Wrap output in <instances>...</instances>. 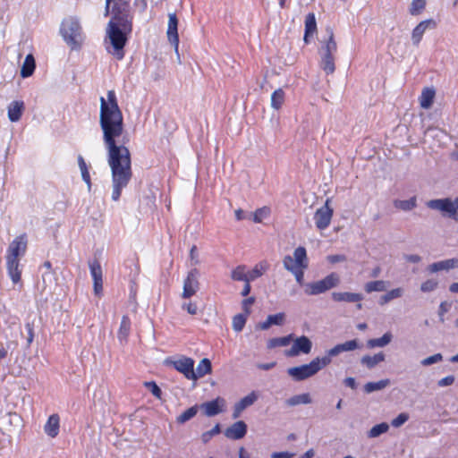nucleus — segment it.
Segmentation results:
<instances>
[{
  "instance_id": "7",
  "label": "nucleus",
  "mask_w": 458,
  "mask_h": 458,
  "mask_svg": "<svg viewBox=\"0 0 458 458\" xmlns=\"http://www.w3.org/2000/svg\"><path fill=\"white\" fill-rule=\"evenodd\" d=\"M283 266L287 271L307 269L309 267V259L306 249L302 246L297 247L293 250V255H286L283 259Z\"/></svg>"
},
{
  "instance_id": "45",
  "label": "nucleus",
  "mask_w": 458,
  "mask_h": 458,
  "mask_svg": "<svg viewBox=\"0 0 458 458\" xmlns=\"http://www.w3.org/2000/svg\"><path fill=\"white\" fill-rule=\"evenodd\" d=\"M247 319V315L238 314L233 318V329L236 332H240L243 329Z\"/></svg>"
},
{
  "instance_id": "56",
  "label": "nucleus",
  "mask_w": 458,
  "mask_h": 458,
  "mask_svg": "<svg viewBox=\"0 0 458 458\" xmlns=\"http://www.w3.org/2000/svg\"><path fill=\"white\" fill-rule=\"evenodd\" d=\"M341 344L344 352H350L359 348V344L357 340L346 341Z\"/></svg>"
},
{
  "instance_id": "53",
  "label": "nucleus",
  "mask_w": 458,
  "mask_h": 458,
  "mask_svg": "<svg viewBox=\"0 0 458 458\" xmlns=\"http://www.w3.org/2000/svg\"><path fill=\"white\" fill-rule=\"evenodd\" d=\"M227 438L232 440H239L245 437L247 431H224Z\"/></svg>"
},
{
  "instance_id": "16",
  "label": "nucleus",
  "mask_w": 458,
  "mask_h": 458,
  "mask_svg": "<svg viewBox=\"0 0 458 458\" xmlns=\"http://www.w3.org/2000/svg\"><path fill=\"white\" fill-rule=\"evenodd\" d=\"M331 298L336 302H358L357 308L359 310L362 307L360 301H362L363 296L358 293L333 292L331 293Z\"/></svg>"
},
{
  "instance_id": "33",
  "label": "nucleus",
  "mask_w": 458,
  "mask_h": 458,
  "mask_svg": "<svg viewBox=\"0 0 458 458\" xmlns=\"http://www.w3.org/2000/svg\"><path fill=\"white\" fill-rule=\"evenodd\" d=\"M78 165L81 171V178L84 181V182L87 184L88 190L90 191L91 189V181H90V174L89 171V167L84 160V158L80 156L78 157Z\"/></svg>"
},
{
  "instance_id": "2",
  "label": "nucleus",
  "mask_w": 458,
  "mask_h": 458,
  "mask_svg": "<svg viewBox=\"0 0 458 458\" xmlns=\"http://www.w3.org/2000/svg\"><path fill=\"white\" fill-rule=\"evenodd\" d=\"M131 30L132 25L131 20L123 19V21H118L116 18H111L107 23L105 46L106 51L114 58L118 60L123 58V48Z\"/></svg>"
},
{
  "instance_id": "64",
  "label": "nucleus",
  "mask_w": 458,
  "mask_h": 458,
  "mask_svg": "<svg viewBox=\"0 0 458 458\" xmlns=\"http://www.w3.org/2000/svg\"><path fill=\"white\" fill-rule=\"evenodd\" d=\"M404 259L409 263H419L421 258L417 254H409L404 256Z\"/></svg>"
},
{
  "instance_id": "9",
  "label": "nucleus",
  "mask_w": 458,
  "mask_h": 458,
  "mask_svg": "<svg viewBox=\"0 0 458 458\" xmlns=\"http://www.w3.org/2000/svg\"><path fill=\"white\" fill-rule=\"evenodd\" d=\"M427 206L435 210H438L449 217L458 220L457 208L454 200L449 198L431 199Z\"/></svg>"
},
{
  "instance_id": "42",
  "label": "nucleus",
  "mask_w": 458,
  "mask_h": 458,
  "mask_svg": "<svg viewBox=\"0 0 458 458\" xmlns=\"http://www.w3.org/2000/svg\"><path fill=\"white\" fill-rule=\"evenodd\" d=\"M438 280L435 278H429L421 283L420 291L425 293H432L438 287Z\"/></svg>"
},
{
  "instance_id": "40",
  "label": "nucleus",
  "mask_w": 458,
  "mask_h": 458,
  "mask_svg": "<svg viewBox=\"0 0 458 458\" xmlns=\"http://www.w3.org/2000/svg\"><path fill=\"white\" fill-rule=\"evenodd\" d=\"M231 278L234 281H249L246 267L244 266H238L231 272Z\"/></svg>"
},
{
  "instance_id": "32",
  "label": "nucleus",
  "mask_w": 458,
  "mask_h": 458,
  "mask_svg": "<svg viewBox=\"0 0 458 458\" xmlns=\"http://www.w3.org/2000/svg\"><path fill=\"white\" fill-rule=\"evenodd\" d=\"M22 420L17 413H8L2 418L1 426L5 427L7 424L10 427L20 428L22 426Z\"/></svg>"
},
{
  "instance_id": "38",
  "label": "nucleus",
  "mask_w": 458,
  "mask_h": 458,
  "mask_svg": "<svg viewBox=\"0 0 458 458\" xmlns=\"http://www.w3.org/2000/svg\"><path fill=\"white\" fill-rule=\"evenodd\" d=\"M199 411V405H194V406L187 409L183 412H182L179 416H177L176 420L179 423H184V422L190 420L191 419H192L197 414V412Z\"/></svg>"
},
{
  "instance_id": "23",
  "label": "nucleus",
  "mask_w": 458,
  "mask_h": 458,
  "mask_svg": "<svg viewBox=\"0 0 458 458\" xmlns=\"http://www.w3.org/2000/svg\"><path fill=\"white\" fill-rule=\"evenodd\" d=\"M317 31V21L315 14L310 13L306 16L305 19V34H304V41L306 43L310 42V38H311Z\"/></svg>"
},
{
  "instance_id": "50",
  "label": "nucleus",
  "mask_w": 458,
  "mask_h": 458,
  "mask_svg": "<svg viewBox=\"0 0 458 458\" xmlns=\"http://www.w3.org/2000/svg\"><path fill=\"white\" fill-rule=\"evenodd\" d=\"M60 427V418L57 414L51 415L46 425L45 429H57Z\"/></svg>"
},
{
  "instance_id": "48",
  "label": "nucleus",
  "mask_w": 458,
  "mask_h": 458,
  "mask_svg": "<svg viewBox=\"0 0 458 458\" xmlns=\"http://www.w3.org/2000/svg\"><path fill=\"white\" fill-rule=\"evenodd\" d=\"M443 360V355L441 353H436L431 356L426 357L420 360V364L424 367L430 366L435 363H438Z\"/></svg>"
},
{
  "instance_id": "39",
  "label": "nucleus",
  "mask_w": 458,
  "mask_h": 458,
  "mask_svg": "<svg viewBox=\"0 0 458 458\" xmlns=\"http://www.w3.org/2000/svg\"><path fill=\"white\" fill-rule=\"evenodd\" d=\"M89 270L90 275L94 282H102L103 281V273L101 266L97 261H92L89 263Z\"/></svg>"
},
{
  "instance_id": "10",
  "label": "nucleus",
  "mask_w": 458,
  "mask_h": 458,
  "mask_svg": "<svg viewBox=\"0 0 458 458\" xmlns=\"http://www.w3.org/2000/svg\"><path fill=\"white\" fill-rule=\"evenodd\" d=\"M291 343H293L292 347L284 352V355L287 357H296L301 353L309 354L311 352L312 342L306 335L293 338Z\"/></svg>"
},
{
  "instance_id": "62",
  "label": "nucleus",
  "mask_w": 458,
  "mask_h": 458,
  "mask_svg": "<svg viewBox=\"0 0 458 458\" xmlns=\"http://www.w3.org/2000/svg\"><path fill=\"white\" fill-rule=\"evenodd\" d=\"M327 259L330 263L335 264V263L344 261L345 257L344 255H330V256H327Z\"/></svg>"
},
{
  "instance_id": "31",
  "label": "nucleus",
  "mask_w": 458,
  "mask_h": 458,
  "mask_svg": "<svg viewBox=\"0 0 458 458\" xmlns=\"http://www.w3.org/2000/svg\"><path fill=\"white\" fill-rule=\"evenodd\" d=\"M293 340V335H288L283 337L271 338L267 341V346L268 349H274L276 347H284L291 344Z\"/></svg>"
},
{
  "instance_id": "1",
  "label": "nucleus",
  "mask_w": 458,
  "mask_h": 458,
  "mask_svg": "<svg viewBox=\"0 0 458 458\" xmlns=\"http://www.w3.org/2000/svg\"><path fill=\"white\" fill-rule=\"evenodd\" d=\"M99 124L112 175L111 199L118 201L132 173L131 154L125 146L128 140L124 135L123 116L114 90L100 98Z\"/></svg>"
},
{
  "instance_id": "27",
  "label": "nucleus",
  "mask_w": 458,
  "mask_h": 458,
  "mask_svg": "<svg viewBox=\"0 0 458 458\" xmlns=\"http://www.w3.org/2000/svg\"><path fill=\"white\" fill-rule=\"evenodd\" d=\"M35 67V59L31 54H29L22 63L21 68V76L22 78H28L31 76L34 72Z\"/></svg>"
},
{
  "instance_id": "61",
  "label": "nucleus",
  "mask_w": 458,
  "mask_h": 458,
  "mask_svg": "<svg viewBox=\"0 0 458 458\" xmlns=\"http://www.w3.org/2000/svg\"><path fill=\"white\" fill-rule=\"evenodd\" d=\"M190 257H191V260L193 265H198L199 263L198 250H197V247L196 246H192L191 248Z\"/></svg>"
},
{
  "instance_id": "36",
  "label": "nucleus",
  "mask_w": 458,
  "mask_h": 458,
  "mask_svg": "<svg viewBox=\"0 0 458 458\" xmlns=\"http://www.w3.org/2000/svg\"><path fill=\"white\" fill-rule=\"evenodd\" d=\"M131 329V321L127 316H123L118 331V338L120 341H125L129 335Z\"/></svg>"
},
{
  "instance_id": "28",
  "label": "nucleus",
  "mask_w": 458,
  "mask_h": 458,
  "mask_svg": "<svg viewBox=\"0 0 458 458\" xmlns=\"http://www.w3.org/2000/svg\"><path fill=\"white\" fill-rule=\"evenodd\" d=\"M284 99H285L284 90L281 88L277 89L275 91H273V93L271 94L270 106L274 110H279L283 106V105L284 103Z\"/></svg>"
},
{
  "instance_id": "44",
  "label": "nucleus",
  "mask_w": 458,
  "mask_h": 458,
  "mask_svg": "<svg viewBox=\"0 0 458 458\" xmlns=\"http://www.w3.org/2000/svg\"><path fill=\"white\" fill-rule=\"evenodd\" d=\"M109 400V392L106 388L100 386L94 394V402L100 403H106Z\"/></svg>"
},
{
  "instance_id": "20",
  "label": "nucleus",
  "mask_w": 458,
  "mask_h": 458,
  "mask_svg": "<svg viewBox=\"0 0 458 458\" xmlns=\"http://www.w3.org/2000/svg\"><path fill=\"white\" fill-rule=\"evenodd\" d=\"M25 109L24 102L21 100L12 101L7 106V116L10 122L17 123L21 120Z\"/></svg>"
},
{
  "instance_id": "59",
  "label": "nucleus",
  "mask_w": 458,
  "mask_h": 458,
  "mask_svg": "<svg viewBox=\"0 0 458 458\" xmlns=\"http://www.w3.org/2000/svg\"><path fill=\"white\" fill-rule=\"evenodd\" d=\"M254 301H255L254 297H250V298H247L242 301V307L243 310L245 311V315H247V316L249 315V313L250 311V307L252 306Z\"/></svg>"
},
{
  "instance_id": "60",
  "label": "nucleus",
  "mask_w": 458,
  "mask_h": 458,
  "mask_svg": "<svg viewBox=\"0 0 458 458\" xmlns=\"http://www.w3.org/2000/svg\"><path fill=\"white\" fill-rule=\"evenodd\" d=\"M295 453L284 451V452H275L271 454V458H293Z\"/></svg>"
},
{
  "instance_id": "37",
  "label": "nucleus",
  "mask_w": 458,
  "mask_h": 458,
  "mask_svg": "<svg viewBox=\"0 0 458 458\" xmlns=\"http://www.w3.org/2000/svg\"><path fill=\"white\" fill-rule=\"evenodd\" d=\"M394 206L403 211L411 210L416 207V198L412 197L408 199H396L394 201Z\"/></svg>"
},
{
  "instance_id": "24",
  "label": "nucleus",
  "mask_w": 458,
  "mask_h": 458,
  "mask_svg": "<svg viewBox=\"0 0 458 458\" xmlns=\"http://www.w3.org/2000/svg\"><path fill=\"white\" fill-rule=\"evenodd\" d=\"M268 263L267 261H260L256 264L252 269L247 271L249 281H254L255 279L262 276L268 269Z\"/></svg>"
},
{
  "instance_id": "41",
  "label": "nucleus",
  "mask_w": 458,
  "mask_h": 458,
  "mask_svg": "<svg viewBox=\"0 0 458 458\" xmlns=\"http://www.w3.org/2000/svg\"><path fill=\"white\" fill-rule=\"evenodd\" d=\"M321 67L326 72V73H333L335 71L333 55H321Z\"/></svg>"
},
{
  "instance_id": "43",
  "label": "nucleus",
  "mask_w": 458,
  "mask_h": 458,
  "mask_svg": "<svg viewBox=\"0 0 458 458\" xmlns=\"http://www.w3.org/2000/svg\"><path fill=\"white\" fill-rule=\"evenodd\" d=\"M336 49H337V45H336V42L334 39V35L331 32L327 42L322 47L321 55H333V54L336 52Z\"/></svg>"
},
{
  "instance_id": "47",
  "label": "nucleus",
  "mask_w": 458,
  "mask_h": 458,
  "mask_svg": "<svg viewBox=\"0 0 458 458\" xmlns=\"http://www.w3.org/2000/svg\"><path fill=\"white\" fill-rule=\"evenodd\" d=\"M426 0H412L410 6V13L411 15L420 14L425 8Z\"/></svg>"
},
{
  "instance_id": "6",
  "label": "nucleus",
  "mask_w": 458,
  "mask_h": 458,
  "mask_svg": "<svg viewBox=\"0 0 458 458\" xmlns=\"http://www.w3.org/2000/svg\"><path fill=\"white\" fill-rule=\"evenodd\" d=\"M339 283V276L335 273H331L320 280L303 284L304 293L310 296L318 295L337 286Z\"/></svg>"
},
{
  "instance_id": "13",
  "label": "nucleus",
  "mask_w": 458,
  "mask_h": 458,
  "mask_svg": "<svg viewBox=\"0 0 458 458\" xmlns=\"http://www.w3.org/2000/svg\"><path fill=\"white\" fill-rule=\"evenodd\" d=\"M226 401L223 397H216L214 400L199 405V411L207 417H213L225 411Z\"/></svg>"
},
{
  "instance_id": "3",
  "label": "nucleus",
  "mask_w": 458,
  "mask_h": 458,
  "mask_svg": "<svg viewBox=\"0 0 458 458\" xmlns=\"http://www.w3.org/2000/svg\"><path fill=\"white\" fill-rule=\"evenodd\" d=\"M26 249L27 239L24 235L13 239L8 247L6 267L8 275L14 284H17L21 280V270L20 268V259L25 254Z\"/></svg>"
},
{
  "instance_id": "35",
  "label": "nucleus",
  "mask_w": 458,
  "mask_h": 458,
  "mask_svg": "<svg viewBox=\"0 0 458 458\" xmlns=\"http://www.w3.org/2000/svg\"><path fill=\"white\" fill-rule=\"evenodd\" d=\"M311 403V397L310 394H301L297 395H293L291 398L286 400V403L289 406H295L299 404H309Z\"/></svg>"
},
{
  "instance_id": "29",
  "label": "nucleus",
  "mask_w": 458,
  "mask_h": 458,
  "mask_svg": "<svg viewBox=\"0 0 458 458\" xmlns=\"http://www.w3.org/2000/svg\"><path fill=\"white\" fill-rule=\"evenodd\" d=\"M390 385V379L385 378L377 382H368L364 385L363 388L367 394L385 389Z\"/></svg>"
},
{
  "instance_id": "54",
  "label": "nucleus",
  "mask_w": 458,
  "mask_h": 458,
  "mask_svg": "<svg viewBox=\"0 0 458 458\" xmlns=\"http://www.w3.org/2000/svg\"><path fill=\"white\" fill-rule=\"evenodd\" d=\"M182 309L186 310L191 315H196L198 313V306L195 302L192 301L183 303L182 305Z\"/></svg>"
},
{
  "instance_id": "55",
  "label": "nucleus",
  "mask_w": 458,
  "mask_h": 458,
  "mask_svg": "<svg viewBox=\"0 0 458 458\" xmlns=\"http://www.w3.org/2000/svg\"><path fill=\"white\" fill-rule=\"evenodd\" d=\"M455 381V377L452 375L446 376L437 381V386L440 387H445L452 386Z\"/></svg>"
},
{
  "instance_id": "26",
  "label": "nucleus",
  "mask_w": 458,
  "mask_h": 458,
  "mask_svg": "<svg viewBox=\"0 0 458 458\" xmlns=\"http://www.w3.org/2000/svg\"><path fill=\"white\" fill-rule=\"evenodd\" d=\"M435 95H436V92H435L434 89L425 88L422 90L421 95L420 97V106L424 109H428L433 104Z\"/></svg>"
},
{
  "instance_id": "49",
  "label": "nucleus",
  "mask_w": 458,
  "mask_h": 458,
  "mask_svg": "<svg viewBox=\"0 0 458 458\" xmlns=\"http://www.w3.org/2000/svg\"><path fill=\"white\" fill-rule=\"evenodd\" d=\"M409 418L410 415L407 412H402L392 420L391 426L394 428H400L409 420Z\"/></svg>"
},
{
  "instance_id": "4",
  "label": "nucleus",
  "mask_w": 458,
  "mask_h": 458,
  "mask_svg": "<svg viewBox=\"0 0 458 458\" xmlns=\"http://www.w3.org/2000/svg\"><path fill=\"white\" fill-rule=\"evenodd\" d=\"M60 34L71 49L78 50L82 46L84 35L78 18L70 16L64 19L60 26Z\"/></svg>"
},
{
  "instance_id": "11",
  "label": "nucleus",
  "mask_w": 458,
  "mask_h": 458,
  "mask_svg": "<svg viewBox=\"0 0 458 458\" xmlns=\"http://www.w3.org/2000/svg\"><path fill=\"white\" fill-rule=\"evenodd\" d=\"M199 272L198 269L192 268L188 272L183 281L182 298L190 299L197 293L199 289Z\"/></svg>"
},
{
  "instance_id": "34",
  "label": "nucleus",
  "mask_w": 458,
  "mask_h": 458,
  "mask_svg": "<svg viewBox=\"0 0 458 458\" xmlns=\"http://www.w3.org/2000/svg\"><path fill=\"white\" fill-rule=\"evenodd\" d=\"M388 286V283L384 280H376L368 282L364 285V289L367 293H370L372 292H384L386 290Z\"/></svg>"
},
{
  "instance_id": "30",
  "label": "nucleus",
  "mask_w": 458,
  "mask_h": 458,
  "mask_svg": "<svg viewBox=\"0 0 458 458\" xmlns=\"http://www.w3.org/2000/svg\"><path fill=\"white\" fill-rule=\"evenodd\" d=\"M404 293V290L402 287H397L387 292L386 294L380 296L379 303L385 305L394 299L401 298Z\"/></svg>"
},
{
  "instance_id": "14",
  "label": "nucleus",
  "mask_w": 458,
  "mask_h": 458,
  "mask_svg": "<svg viewBox=\"0 0 458 458\" xmlns=\"http://www.w3.org/2000/svg\"><path fill=\"white\" fill-rule=\"evenodd\" d=\"M174 368L187 379L195 381L194 360L190 357H181L173 362Z\"/></svg>"
},
{
  "instance_id": "17",
  "label": "nucleus",
  "mask_w": 458,
  "mask_h": 458,
  "mask_svg": "<svg viewBox=\"0 0 458 458\" xmlns=\"http://www.w3.org/2000/svg\"><path fill=\"white\" fill-rule=\"evenodd\" d=\"M452 269H458V258H452L430 264L427 270L429 273H437L440 271L448 272Z\"/></svg>"
},
{
  "instance_id": "5",
  "label": "nucleus",
  "mask_w": 458,
  "mask_h": 458,
  "mask_svg": "<svg viewBox=\"0 0 458 458\" xmlns=\"http://www.w3.org/2000/svg\"><path fill=\"white\" fill-rule=\"evenodd\" d=\"M328 357H315L309 363L289 368L287 374L295 381H302L315 376L331 363Z\"/></svg>"
},
{
  "instance_id": "12",
  "label": "nucleus",
  "mask_w": 458,
  "mask_h": 458,
  "mask_svg": "<svg viewBox=\"0 0 458 458\" xmlns=\"http://www.w3.org/2000/svg\"><path fill=\"white\" fill-rule=\"evenodd\" d=\"M178 22L179 21L175 13H171L168 14L166 37L169 43L174 47V53L177 55V60L180 63Z\"/></svg>"
},
{
  "instance_id": "8",
  "label": "nucleus",
  "mask_w": 458,
  "mask_h": 458,
  "mask_svg": "<svg viewBox=\"0 0 458 458\" xmlns=\"http://www.w3.org/2000/svg\"><path fill=\"white\" fill-rule=\"evenodd\" d=\"M333 208L331 207V199H327L324 205L318 208L314 214L313 219L316 225V227L318 230L327 229L332 220L333 217Z\"/></svg>"
},
{
  "instance_id": "25",
  "label": "nucleus",
  "mask_w": 458,
  "mask_h": 458,
  "mask_svg": "<svg viewBox=\"0 0 458 458\" xmlns=\"http://www.w3.org/2000/svg\"><path fill=\"white\" fill-rule=\"evenodd\" d=\"M212 372L211 361L208 358L202 359L194 369L195 381Z\"/></svg>"
},
{
  "instance_id": "63",
  "label": "nucleus",
  "mask_w": 458,
  "mask_h": 458,
  "mask_svg": "<svg viewBox=\"0 0 458 458\" xmlns=\"http://www.w3.org/2000/svg\"><path fill=\"white\" fill-rule=\"evenodd\" d=\"M133 4L140 13H143L147 8V0H134Z\"/></svg>"
},
{
  "instance_id": "18",
  "label": "nucleus",
  "mask_w": 458,
  "mask_h": 458,
  "mask_svg": "<svg viewBox=\"0 0 458 458\" xmlns=\"http://www.w3.org/2000/svg\"><path fill=\"white\" fill-rule=\"evenodd\" d=\"M435 22L433 20H425L420 21L411 31V39L412 45L418 47L420 43L425 32L430 28L434 27Z\"/></svg>"
},
{
  "instance_id": "15",
  "label": "nucleus",
  "mask_w": 458,
  "mask_h": 458,
  "mask_svg": "<svg viewBox=\"0 0 458 458\" xmlns=\"http://www.w3.org/2000/svg\"><path fill=\"white\" fill-rule=\"evenodd\" d=\"M258 399L259 394L255 391H251L247 395L241 398L233 405V417L234 419L238 418L245 409L254 404Z\"/></svg>"
},
{
  "instance_id": "22",
  "label": "nucleus",
  "mask_w": 458,
  "mask_h": 458,
  "mask_svg": "<svg viewBox=\"0 0 458 458\" xmlns=\"http://www.w3.org/2000/svg\"><path fill=\"white\" fill-rule=\"evenodd\" d=\"M393 340V335L391 332H386L381 337L373 338L367 341V347L382 348L388 345Z\"/></svg>"
},
{
  "instance_id": "19",
  "label": "nucleus",
  "mask_w": 458,
  "mask_h": 458,
  "mask_svg": "<svg viewBox=\"0 0 458 458\" xmlns=\"http://www.w3.org/2000/svg\"><path fill=\"white\" fill-rule=\"evenodd\" d=\"M130 2L131 0H115L112 11V18H116L118 21H123V19L131 21L129 17Z\"/></svg>"
},
{
  "instance_id": "51",
  "label": "nucleus",
  "mask_w": 458,
  "mask_h": 458,
  "mask_svg": "<svg viewBox=\"0 0 458 458\" xmlns=\"http://www.w3.org/2000/svg\"><path fill=\"white\" fill-rule=\"evenodd\" d=\"M267 318L269 319L271 326H281L285 320V315L283 312H279L276 314L269 315Z\"/></svg>"
},
{
  "instance_id": "21",
  "label": "nucleus",
  "mask_w": 458,
  "mask_h": 458,
  "mask_svg": "<svg viewBox=\"0 0 458 458\" xmlns=\"http://www.w3.org/2000/svg\"><path fill=\"white\" fill-rule=\"evenodd\" d=\"M385 359H386L385 354L382 352H380L375 353L374 355H364L360 359V362L363 366L371 369L375 368L377 365H378L379 363L383 362L385 360Z\"/></svg>"
},
{
  "instance_id": "52",
  "label": "nucleus",
  "mask_w": 458,
  "mask_h": 458,
  "mask_svg": "<svg viewBox=\"0 0 458 458\" xmlns=\"http://www.w3.org/2000/svg\"><path fill=\"white\" fill-rule=\"evenodd\" d=\"M144 385L152 393L154 396H156L158 399L161 398L162 391L155 382H145Z\"/></svg>"
},
{
  "instance_id": "46",
  "label": "nucleus",
  "mask_w": 458,
  "mask_h": 458,
  "mask_svg": "<svg viewBox=\"0 0 458 458\" xmlns=\"http://www.w3.org/2000/svg\"><path fill=\"white\" fill-rule=\"evenodd\" d=\"M269 215H270V208L267 207H262L254 212L253 221L255 223H261L264 219L268 217Z\"/></svg>"
},
{
  "instance_id": "58",
  "label": "nucleus",
  "mask_w": 458,
  "mask_h": 458,
  "mask_svg": "<svg viewBox=\"0 0 458 458\" xmlns=\"http://www.w3.org/2000/svg\"><path fill=\"white\" fill-rule=\"evenodd\" d=\"M306 269H295L289 271L294 276L296 282L300 284H303L304 271Z\"/></svg>"
},
{
  "instance_id": "57",
  "label": "nucleus",
  "mask_w": 458,
  "mask_h": 458,
  "mask_svg": "<svg viewBox=\"0 0 458 458\" xmlns=\"http://www.w3.org/2000/svg\"><path fill=\"white\" fill-rule=\"evenodd\" d=\"M341 352H344L342 344H336L333 348L329 349L327 352V354L324 357H328L330 360L332 357L337 356Z\"/></svg>"
}]
</instances>
